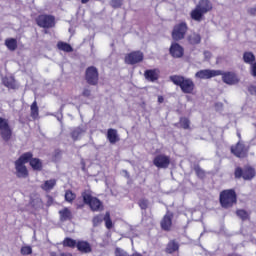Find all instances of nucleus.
Returning a JSON list of instances; mask_svg holds the SVG:
<instances>
[{
	"label": "nucleus",
	"instance_id": "f257e3e1",
	"mask_svg": "<svg viewBox=\"0 0 256 256\" xmlns=\"http://www.w3.org/2000/svg\"><path fill=\"white\" fill-rule=\"evenodd\" d=\"M169 80L172 81L174 85H177V87H180L182 93L191 95L195 91V82H193L191 78L181 75H172L169 77Z\"/></svg>",
	"mask_w": 256,
	"mask_h": 256
},
{
	"label": "nucleus",
	"instance_id": "f03ea898",
	"mask_svg": "<svg viewBox=\"0 0 256 256\" xmlns=\"http://www.w3.org/2000/svg\"><path fill=\"white\" fill-rule=\"evenodd\" d=\"M212 9L213 3H211V1L200 0L194 10L191 11L190 17L193 19V21L201 23V21H203V15H206V13H209V11H212Z\"/></svg>",
	"mask_w": 256,
	"mask_h": 256
},
{
	"label": "nucleus",
	"instance_id": "7ed1b4c3",
	"mask_svg": "<svg viewBox=\"0 0 256 256\" xmlns=\"http://www.w3.org/2000/svg\"><path fill=\"white\" fill-rule=\"evenodd\" d=\"M220 203L224 209H229L237 203V194L234 190H224L220 193Z\"/></svg>",
	"mask_w": 256,
	"mask_h": 256
},
{
	"label": "nucleus",
	"instance_id": "20e7f679",
	"mask_svg": "<svg viewBox=\"0 0 256 256\" xmlns=\"http://www.w3.org/2000/svg\"><path fill=\"white\" fill-rule=\"evenodd\" d=\"M82 199L85 205H89L92 211L103 209V203L97 197H93L89 191L82 192Z\"/></svg>",
	"mask_w": 256,
	"mask_h": 256
},
{
	"label": "nucleus",
	"instance_id": "39448f33",
	"mask_svg": "<svg viewBox=\"0 0 256 256\" xmlns=\"http://www.w3.org/2000/svg\"><path fill=\"white\" fill-rule=\"evenodd\" d=\"M36 23L38 27H42V29H51L55 27V16L41 14L36 18Z\"/></svg>",
	"mask_w": 256,
	"mask_h": 256
},
{
	"label": "nucleus",
	"instance_id": "423d86ee",
	"mask_svg": "<svg viewBox=\"0 0 256 256\" xmlns=\"http://www.w3.org/2000/svg\"><path fill=\"white\" fill-rule=\"evenodd\" d=\"M188 29L189 27L186 22L176 24L172 30V39L174 41H181L182 39H185Z\"/></svg>",
	"mask_w": 256,
	"mask_h": 256
},
{
	"label": "nucleus",
	"instance_id": "0eeeda50",
	"mask_svg": "<svg viewBox=\"0 0 256 256\" xmlns=\"http://www.w3.org/2000/svg\"><path fill=\"white\" fill-rule=\"evenodd\" d=\"M0 135L3 141H10L13 136V130L9 126V120L0 117Z\"/></svg>",
	"mask_w": 256,
	"mask_h": 256
},
{
	"label": "nucleus",
	"instance_id": "6e6552de",
	"mask_svg": "<svg viewBox=\"0 0 256 256\" xmlns=\"http://www.w3.org/2000/svg\"><path fill=\"white\" fill-rule=\"evenodd\" d=\"M85 79L88 85H97L99 83V70L97 67H88L85 71Z\"/></svg>",
	"mask_w": 256,
	"mask_h": 256
},
{
	"label": "nucleus",
	"instance_id": "1a4fd4ad",
	"mask_svg": "<svg viewBox=\"0 0 256 256\" xmlns=\"http://www.w3.org/2000/svg\"><path fill=\"white\" fill-rule=\"evenodd\" d=\"M236 179H241V177L245 181H251L253 177H255V169L247 166L244 169H241V167L236 168L234 173Z\"/></svg>",
	"mask_w": 256,
	"mask_h": 256
},
{
	"label": "nucleus",
	"instance_id": "9d476101",
	"mask_svg": "<svg viewBox=\"0 0 256 256\" xmlns=\"http://www.w3.org/2000/svg\"><path fill=\"white\" fill-rule=\"evenodd\" d=\"M231 153L239 159H245L249 153V148L241 141H238L235 146L231 147Z\"/></svg>",
	"mask_w": 256,
	"mask_h": 256
},
{
	"label": "nucleus",
	"instance_id": "9b49d317",
	"mask_svg": "<svg viewBox=\"0 0 256 256\" xmlns=\"http://www.w3.org/2000/svg\"><path fill=\"white\" fill-rule=\"evenodd\" d=\"M153 165L158 169H168L171 165V157L165 154H159L153 159Z\"/></svg>",
	"mask_w": 256,
	"mask_h": 256
},
{
	"label": "nucleus",
	"instance_id": "f8f14e48",
	"mask_svg": "<svg viewBox=\"0 0 256 256\" xmlns=\"http://www.w3.org/2000/svg\"><path fill=\"white\" fill-rule=\"evenodd\" d=\"M143 52L134 51L125 56V63L127 65H137V63H141L143 61Z\"/></svg>",
	"mask_w": 256,
	"mask_h": 256
},
{
	"label": "nucleus",
	"instance_id": "ddd939ff",
	"mask_svg": "<svg viewBox=\"0 0 256 256\" xmlns=\"http://www.w3.org/2000/svg\"><path fill=\"white\" fill-rule=\"evenodd\" d=\"M223 83L226 85H237L239 83V76L235 72H223L220 70Z\"/></svg>",
	"mask_w": 256,
	"mask_h": 256
},
{
	"label": "nucleus",
	"instance_id": "4468645a",
	"mask_svg": "<svg viewBox=\"0 0 256 256\" xmlns=\"http://www.w3.org/2000/svg\"><path fill=\"white\" fill-rule=\"evenodd\" d=\"M221 70L204 69L196 72L195 77L197 79H213V77H219Z\"/></svg>",
	"mask_w": 256,
	"mask_h": 256
},
{
	"label": "nucleus",
	"instance_id": "2eb2a0df",
	"mask_svg": "<svg viewBox=\"0 0 256 256\" xmlns=\"http://www.w3.org/2000/svg\"><path fill=\"white\" fill-rule=\"evenodd\" d=\"M185 53V50L179 43H172L170 46V55L175 59H181Z\"/></svg>",
	"mask_w": 256,
	"mask_h": 256
},
{
	"label": "nucleus",
	"instance_id": "dca6fc26",
	"mask_svg": "<svg viewBox=\"0 0 256 256\" xmlns=\"http://www.w3.org/2000/svg\"><path fill=\"white\" fill-rule=\"evenodd\" d=\"M161 71L159 69H148L144 72V77L146 81H150V83H155L159 79Z\"/></svg>",
	"mask_w": 256,
	"mask_h": 256
},
{
	"label": "nucleus",
	"instance_id": "f3484780",
	"mask_svg": "<svg viewBox=\"0 0 256 256\" xmlns=\"http://www.w3.org/2000/svg\"><path fill=\"white\" fill-rule=\"evenodd\" d=\"M85 133H87V128L83 126H78L72 129L70 137L74 141H79V139H81V136L85 135Z\"/></svg>",
	"mask_w": 256,
	"mask_h": 256
},
{
	"label": "nucleus",
	"instance_id": "a211bd4d",
	"mask_svg": "<svg viewBox=\"0 0 256 256\" xmlns=\"http://www.w3.org/2000/svg\"><path fill=\"white\" fill-rule=\"evenodd\" d=\"M15 169L17 173V177L25 179L29 176V172L27 171V167L25 164H22L21 162H15Z\"/></svg>",
	"mask_w": 256,
	"mask_h": 256
},
{
	"label": "nucleus",
	"instance_id": "6ab92c4d",
	"mask_svg": "<svg viewBox=\"0 0 256 256\" xmlns=\"http://www.w3.org/2000/svg\"><path fill=\"white\" fill-rule=\"evenodd\" d=\"M107 139L111 145H115V143H118L120 141L119 134L117 133L116 129L110 128L107 131Z\"/></svg>",
	"mask_w": 256,
	"mask_h": 256
},
{
	"label": "nucleus",
	"instance_id": "aec40b11",
	"mask_svg": "<svg viewBox=\"0 0 256 256\" xmlns=\"http://www.w3.org/2000/svg\"><path fill=\"white\" fill-rule=\"evenodd\" d=\"M173 214L167 213L161 221V227L164 231H169L172 225Z\"/></svg>",
	"mask_w": 256,
	"mask_h": 256
},
{
	"label": "nucleus",
	"instance_id": "412c9836",
	"mask_svg": "<svg viewBox=\"0 0 256 256\" xmlns=\"http://www.w3.org/2000/svg\"><path fill=\"white\" fill-rule=\"evenodd\" d=\"M179 251V242L176 240H170L165 248V253L173 255V253Z\"/></svg>",
	"mask_w": 256,
	"mask_h": 256
},
{
	"label": "nucleus",
	"instance_id": "4be33fe9",
	"mask_svg": "<svg viewBox=\"0 0 256 256\" xmlns=\"http://www.w3.org/2000/svg\"><path fill=\"white\" fill-rule=\"evenodd\" d=\"M76 247L80 253H91V244L89 242L78 241Z\"/></svg>",
	"mask_w": 256,
	"mask_h": 256
},
{
	"label": "nucleus",
	"instance_id": "5701e85b",
	"mask_svg": "<svg viewBox=\"0 0 256 256\" xmlns=\"http://www.w3.org/2000/svg\"><path fill=\"white\" fill-rule=\"evenodd\" d=\"M60 215V221L65 222V221H71L73 219V214L71 213V210L69 208H64L59 211Z\"/></svg>",
	"mask_w": 256,
	"mask_h": 256
},
{
	"label": "nucleus",
	"instance_id": "b1692460",
	"mask_svg": "<svg viewBox=\"0 0 256 256\" xmlns=\"http://www.w3.org/2000/svg\"><path fill=\"white\" fill-rule=\"evenodd\" d=\"M30 167H32L34 171H42L43 162H41V159L39 158H32L30 160Z\"/></svg>",
	"mask_w": 256,
	"mask_h": 256
},
{
	"label": "nucleus",
	"instance_id": "393cba45",
	"mask_svg": "<svg viewBox=\"0 0 256 256\" xmlns=\"http://www.w3.org/2000/svg\"><path fill=\"white\" fill-rule=\"evenodd\" d=\"M4 45L7 47L9 51H16L17 50V39L15 38H7L5 40Z\"/></svg>",
	"mask_w": 256,
	"mask_h": 256
},
{
	"label": "nucleus",
	"instance_id": "a878e982",
	"mask_svg": "<svg viewBox=\"0 0 256 256\" xmlns=\"http://www.w3.org/2000/svg\"><path fill=\"white\" fill-rule=\"evenodd\" d=\"M55 185H57V180H46L44 184L41 185V189H43V191H51L55 187Z\"/></svg>",
	"mask_w": 256,
	"mask_h": 256
},
{
	"label": "nucleus",
	"instance_id": "bb28decb",
	"mask_svg": "<svg viewBox=\"0 0 256 256\" xmlns=\"http://www.w3.org/2000/svg\"><path fill=\"white\" fill-rule=\"evenodd\" d=\"M243 61L248 65H253V63H255V54H253V52H244Z\"/></svg>",
	"mask_w": 256,
	"mask_h": 256
},
{
	"label": "nucleus",
	"instance_id": "cd10ccee",
	"mask_svg": "<svg viewBox=\"0 0 256 256\" xmlns=\"http://www.w3.org/2000/svg\"><path fill=\"white\" fill-rule=\"evenodd\" d=\"M188 41L190 45H199L201 43V35L192 33L188 36Z\"/></svg>",
	"mask_w": 256,
	"mask_h": 256
},
{
	"label": "nucleus",
	"instance_id": "c85d7f7f",
	"mask_svg": "<svg viewBox=\"0 0 256 256\" xmlns=\"http://www.w3.org/2000/svg\"><path fill=\"white\" fill-rule=\"evenodd\" d=\"M31 159H33V153L31 152H26L24 154H22L18 160H16L19 163H22L23 165H25V163H29L31 161Z\"/></svg>",
	"mask_w": 256,
	"mask_h": 256
},
{
	"label": "nucleus",
	"instance_id": "c756f323",
	"mask_svg": "<svg viewBox=\"0 0 256 256\" xmlns=\"http://www.w3.org/2000/svg\"><path fill=\"white\" fill-rule=\"evenodd\" d=\"M3 85L8 89H15V79L13 77H5L2 80Z\"/></svg>",
	"mask_w": 256,
	"mask_h": 256
},
{
	"label": "nucleus",
	"instance_id": "7c9ffc66",
	"mask_svg": "<svg viewBox=\"0 0 256 256\" xmlns=\"http://www.w3.org/2000/svg\"><path fill=\"white\" fill-rule=\"evenodd\" d=\"M57 47L60 51H65V53L73 52V47H71L68 43L58 42Z\"/></svg>",
	"mask_w": 256,
	"mask_h": 256
},
{
	"label": "nucleus",
	"instance_id": "2f4dec72",
	"mask_svg": "<svg viewBox=\"0 0 256 256\" xmlns=\"http://www.w3.org/2000/svg\"><path fill=\"white\" fill-rule=\"evenodd\" d=\"M31 109V118L37 119L39 117V106H37V101H34L30 107Z\"/></svg>",
	"mask_w": 256,
	"mask_h": 256
},
{
	"label": "nucleus",
	"instance_id": "473e14b6",
	"mask_svg": "<svg viewBox=\"0 0 256 256\" xmlns=\"http://www.w3.org/2000/svg\"><path fill=\"white\" fill-rule=\"evenodd\" d=\"M76 197H77V195H75V193H73V191L66 190L65 201H67L68 203H73V201H75Z\"/></svg>",
	"mask_w": 256,
	"mask_h": 256
},
{
	"label": "nucleus",
	"instance_id": "72a5a7b5",
	"mask_svg": "<svg viewBox=\"0 0 256 256\" xmlns=\"http://www.w3.org/2000/svg\"><path fill=\"white\" fill-rule=\"evenodd\" d=\"M63 245H64V247H71L73 249V248L77 247V241L73 240L72 238H66L63 241Z\"/></svg>",
	"mask_w": 256,
	"mask_h": 256
},
{
	"label": "nucleus",
	"instance_id": "f704fd0d",
	"mask_svg": "<svg viewBox=\"0 0 256 256\" xmlns=\"http://www.w3.org/2000/svg\"><path fill=\"white\" fill-rule=\"evenodd\" d=\"M104 221H105L106 228L108 229L113 228V221L111 220V214L109 212H106L104 216Z\"/></svg>",
	"mask_w": 256,
	"mask_h": 256
},
{
	"label": "nucleus",
	"instance_id": "c9c22d12",
	"mask_svg": "<svg viewBox=\"0 0 256 256\" xmlns=\"http://www.w3.org/2000/svg\"><path fill=\"white\" fill-rule=\"evenodd\" d=\"M236 214L242 221H247V219H249V213L245 210H237Z\"/></svg>",
	"mask_w": 256,
	"mask_h": 256
},
{
	"label": "nucleus",
	"instance_id": "e433bc0d",
	"mask_svg": "<svg viewBox=\"0 0 256 256\" xmlns=\"http://www.w3.org/2000/svg\"><path fill=\"white\" fill-rule=\"evenodd\" d=\"M20 253L21 255H31L33 253V248H31V246H22Z\"/></svg>",
	"mask_w": 256,
	"mask_h": 256
},
{
	"label": "nucleus",
	"instance_id": "4c0bfd02",
	"mask_svg": "<svg viewBox=\"0 0 256 256\" xmlns=\"http://www.w3.org/2000/svg\"><path fill=\"white\" fill-rule=\"evenodd\" d=\"M194 171H195L197 177H199L200 179H205V171L203 169H201V167L195 166Z\"/></svg>",
	"mask_w": 256,
	"mask_h": 256
},
{
	"label": "nucleus",
	"instance_id": "58836bf2",
	"mask_svg": "<svg viewBox=\"0 0 256 256\" xmlns=\"http://www.w3.org/2000/svg\"><path fill=\"white\" fill-rule=\"evenodd\" d=\"M110 5L113 9H119L123 5V0H111Z\"/></svg>",
	"mask_w": 256,
	"mask_h": 256
},
{
	"label": "nucleus",
	"instance_id": "ea45409f",
	"mask_svg": "<svg viewBox=\"0 0 256 256\" xmlns=\"http://www.w3.org/2000/svg\"><path fill=\"white\" fill-rule=\"evenodd\" d=\"M180 125L182 129H189V125H190L189 119L180 118Z\"/></svg>",
	"mask_w": 256,
	"mask_h": 256
},
{
	"label": "nucleus",
	"instance_id": "a19ab883",
	"mask_svg": "<svg viewBox=\"0 0 256 256\" xmlns=\"http://www.w3.org/2000/svg\"><path fill=\"white\" fill-rule=\"evenodd\" d=\"M138 205H139V207L141 208V209H147L148 207H149V200H147V199H141V200H139V202H138Z\"/></svg>",
	"mask_w": 256,
	"mask_h": 256
},
{
	"label": "nucleus",
	"instance_id": "79ce46f5",
	"mask_svg": "<svg viewBox=\"0 0 256 256\" xmlns=\"http://www.w3.org/2000/svg\"><path fill=\"white\" fill-rule=\"evenodd\" d=\"M103 220H104L103 216H95L93 218L94 227H97V226L101 225V223H103Z\"/></svg>",
	"mask_w": 256,
	"mask_h": 256
},
{
	"label": "nucleus",
	"instance_id": "37998d69",
	"mask_svg": "<svg viewBox=\"0 0 256 256\" xmlns=\"http://www.w3.org/2000/svg\"><path fill=\"white\" fill-rule=\"evenodd\" d=\"M248 91H249L250 95H256V86L255 85H250L248 87Z\"/></svg>",
	"mask_w": 256,
	"mask_h": 256
},
{
	"label": "nucleus",
	"instance_id": "c03bdc74",
	"mask_svg": "<svg viewBox=\"0 0 256 256\" xmlns=\"http://www.w3.org/2000/svg\"><path fill=\"white\" fill-rule=\"evenodd\" d=\"M82 95L83 97H91V90L89 88H84Z\"/></svg>",
	"mask_w": 256,
	"mask_h": 256
},
{
	"label": "nucleus",
	"instance_id": "a18cd8bd",
	"mask_svg": "<svg viewBox=\"0 0 256 256\" xmlns=\"http://www.w3.org/2000/svg\"><path fill=\"white\" fill-rule=\"evenodd\" d=\"M251 75L256 77V62H254L251 66Z\"/></svg>",
	"mask_w": 256,
	"mask_h": 256
},
{
	"label": "nucleus",
	"instance_id": "49530a36",
	"mask_svg": "<svg viewBox=\"0 0 256 256\" xmlns=\"http://www.w3.org/2000/svg\"><path fill=\"white\" fill-rule=\"evenodd\" d=\"M204 57H205L206 60L211 59V52H209V51H204Z\"/></svg>",
	"mask_w": 256,
	"mask_h": 256
},
{
	"label": "nucleus",
	"instance_id": "de8ad7c7",
	"mask_svg": "<svg viewBox=\"0 0 256 256\" xmlns=\"http://www.w3.org/2000/svg\"><path fill=\"white\" fill-rule=\"evenodd\" d=\"M248 13H249L250 15H255V14H256V8H249V9H248Z\"/></svg>",
	"mask_w": 256,
	"mask_h": 256
},
{
	"label": "nucleus",
	"instance_id": "09e8293b",
	"mask_svg": "<svg viewBox=\"0 0 256 256\" xmlns=\"http://www.w3.org/2000/svg\"><path fill=\"white\" fill-rule=\"evenodd\" d=\"M163 101H165V99L163 98V96H159V97H158V103H163Z\"/></svg>",
	"mask_w": 256,
	"mask_h": 256
},
{
	"label": "nucleus",
	"instance_id": "8fccbe9b",
	"mask_svg": "<svg viewBox=\"0 0 256 256\" xmlns=\"http://www.w3.org/2000/svg\"><path fill=\"white\" fill-rule=\"evenodd\" d=\"M60 256H73L71 253H61Z\"/></svg>",
	"mask_w": 256,
	"mask_h": 256
},
{
	"label": "nucleus",
	"instance_id": "3c124183",
	"mask_svg": "<svg viewBox=\"0 0 256 256\" xmlns=\"http://www.w3.org/2000/svg\"><path fill=\"white\" fill-rule=\"evenodd\" d=\"M81 3L85 5L86 3H89V0H81Z\"/></svg>",
	"mask_w": 256,
	"mask_h": 256
},
{
	"label": "nucleus",
	"instance_id": "603ef678",
	"mask_svg": "<svg viewBox=\"0 0 256 256\" xmlns=\"http://www.w3.org/2000/svg\"><path fill=\"white\" fill-rule=\"evenodd\" d=\"M237 137L241 139V132L237 131Z\"/></svg>",
	"mask_w": 256,
	"mask_h": 256
}]
</instances>
